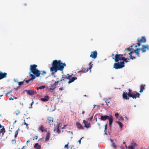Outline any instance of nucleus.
Here are the masks:
<instances>
[{
	"label": "nucleus",
	"mask_w": 149,
	"mask_h": 149,
	"mask_svg": "<svg viewBox=\"0 0 149 149\" xmlns=\"http://www.w3.org/2000/svg\"><path fill=\"white\" fill-rule=\"evenodd\" d=\"M52 66L50 68V71L52 74L56 73L58 71H63L66 64L61 62V60H55L52 63Z\"/></svg>",
	"instance_id": "obj_1"
},
{
	"label": "nucleus",
	"mask_w": 149,
	"mask_h": 149,
	"mask_svg": "<svg viewBox=\"0 0 149 149\" xmlns=\"http://www.w3.org/2000/svg\"><path fill=\"white\" fill-rule=\"evenodd\" d=\"M37 66L36 65L33 64L30 65V69L31 72L33 74H30V76L32 77L29 80L25 81V82L26 83H28L29 81L35 79L36 78V77H38L40 76V71L37 69Z\"/></svg>",
	"instance_id": "obj_2"
},
{
	"label": "nucleus",
	"mask_w": 149,
	"mask_h": 149,
	"mask_svg": "<svg viewBox=\"0 0 149 149\" xmlns=\"http://www.w3.org/2000/svg\"><path fill=\"white\" fill-rule=\"evenodd\" d=\"M133 46L131 45L128 48L126 49L125 50V52H129L128 54L130 55V58L132 60L135 59V57L132 56V54L134 52L136 55H137L138 57H140L139 51L141 50L140 48H136L134 49L132 48Z\"/></svg>",
	"instance_id": "obj_3"
},
{
	"label": "nucleus",
	"mask_w": 149,
	"mask_h": 149,
	"mask_svg": "<svg viewBox=\"0 0 149 149\" xmlns=\"http://www.w3.org/2000/svg\"><path fill=\"white\" fill-rule=\"evenodd\" d=\"M128 92L127 93L123 92L122 95L123 98L126 100H128L129 99V97H133V92L132 90L129 89L128 90Z\"/></svg>",
	"instance_id": "obj_4"
},
{
	"label": "nucleus",
	"mask_w": 149,
	"mask_h": 149,
	"mask_svg": "<svg viewBox=\"0 0 149 149\" xmlns=\"http://www.w3.org/2000/svg\"><path fill=\"white\" fill-rule=\"evenodd\" d=\"M101 120L105 121L107 119H108L109 120V125L110 127H111L112 124L113 119L112 116H108L105 115L104 116H101L100 117Z\"/></svg>",
	"instance_id": "obj_5"
},
{
	"label": "nucleus",
	"mask_w": 149,
	"mask_h": 149,
	"mask_svg": "<svg viewBox=\"0 0 149 149\" xmlns=\"http://www.w3.org/2000/svg\"><path fill=\"white\" fill-rule=\"evenodd\" d=\"M115 63L114 64L113 68L116 69L122 68L125 66V63L124 62H119Z\"/></svg>",
	"instance_id": "obj_6"
},
{
	"label": "nucleus",
	"mask_w": 149,
	"mask_h": 149,
	"mask_svg": "<svg viewBox=\"0 0 149 149\" xmlns=\"http://www.w3.org/2000/svg\"><path fill=\"white\" fill-rule=\"evenodd\" d=\"M72 75H70L69 74H67L66 75H62V77L61 80L59 81V82L63 81L66 82L67 79H68L70 77H72Z\"/></svg>",
	"instance_id": "obj_7"
},
{
	"label": "nucleus",
	"mask_w": 149,
	"mask_h": 149,
	"mask_svg": "<svg viewBox=\"0 0 149 149\" xmlns=\"http://www.w3.org/2000/svg\"><path fill=\"white\" fill-rule=\"evenodd\" d=\"M114 58L115 61L118 62L119 61L122 60L123 58H124V57L121 54H116L115 55Z\"/></svg>",
	"instance_id": "obj_8"
},
{
	"label": "nucleus",
	"mask_w": 149,
	"mask_h": 149,
	"mask_svg": "<svg viewBox=\"0 0 149 149\" xmlns=\"http://www.w3.org/2000/svg\"><path fill=\"white\" fill-rule=\"evenodd\" d=\"M140 48L142 52L144 53L146 52V50H149V46L148 45H142L141 48Z\"/></svg>",
	"instance_id": "obj_9"
},
{
	"label": "nucleus",
	"mask_w": 149,
	"mask_h": 149,
	"mask_svg": "<svg viewBox=\"0 0 149 149\" xmlns=\"http://www.w3.org/2000/svg\"><path fill=\"white\" fill-rule=\"evenodd\" d=\"M97 53L96 51H93L91 52V54L90 56V57L93 58H96L97 56Z\"/></svg>",
	"instance_id": "obj_10"
},
{
	"label": "nucleus",
	"mask_w": 149,
	"mask_h": 149,
	"mask_svg": "<svg viewBox=\"0 0 149 149\" xmlns=\"http://www.w3.org/2000/svg\"><path fill=\"white\" fill-rule=\"evenodd\" d=\"M25 91L29 95H31L37 93V92L36 91H34L33 90H25Z\"/></svg>",
	"instance_id": "obj_11"
},
{
	"label": "nucleus",
	"mask_w": 149,
	"mask_h": 149,
	"mask_svg": "<svg viewBox=\"0 0 149 149\" xmlns=\"http://www.w3.org/2000/svg\"><path fill=\"white\" fill-rule=\"evenodd\" d=\"M2 128V129L0 131V136L2 137L3 136L4 133L5 132V128L3 126H2L0 124V128Z\"/></svg>",
	"instance_id": "obj_12"
},
{
	"label": "nucleus",
	"mask_w": 149,
	"mask_h": 149,
	"mask_svg": "<svg viewBox=\"0 0 149 149\" xmlns=\"http://www.w3.org/2000/svg\"><path fill=\"white\" fill-rule=\"evenodd\" d=\"M7 74L6 72H3L1 71L0 72V80L6 78L7 77Z\"/></svg>",
	"instance_id": "obj_13"
},
{
	"label": "nucleus",
	"mask_w": 149,
	"mask_h": 149,
	"mask_svg": "<svg viewBox=\"0 0 149 149\" xmlns=\"http://www.w3.org/2000/svg\"><path fill=\"white\" fill-rule=\"evenodd\" d=\"M38 129L42 132H47V129L42 125L39 126Z\"/></svg>",
	"instance_id": "obj_14"
},
{
	"label": "nucleus",
	"mask_w": 149,
	"mask_h": 149,
	"mask_svg": "<svg viewBox=\"0 0 149 149\" xmlns=\"http://www.w3.org/2000/svg\"><path fill=\"white\" fill-rule=\"evenodd\" d=\"M137 40L138 42H141V43H145L146 42V38L144 36L141 37V38H138Z\"/></svg>",
	"instance_id": "obj_15"
},
{
	"label": "nucleus",
	"mask_w": 149,
	"mask_h": 149,
	"mask_svg": "<svg viewBox=\"0 0 149 149\" xmlns=\"http://www.w3.org/2000/svg\"><path fill=\"white\" fill-rule=\"evenodd\" d=\"M83 123H84L85 125L84 127L86 128H89L90 127V123H88V121H86L85 120H83Z\"/></svg>",
	"instance_id": "obj_16"
},
{
	"label": "nucleus",
	"mask_w": 149,
	"mask_h": 149,
	"mask_svg": "<svg viewBox=\"0 0 149 149\" xmlns=\"http://www.w3.org/2000/svg\"><path fill=\"white\" fill-rule=\"evenodd\" d=\"M47 119L48 120V123H49V125H51V123L54 121V118L51 117L49 116L47 118Z\"/></svg>",
	"instance_id": "obj_17"
},
{
	"label": "nucleus",
	"mask_w": 149,
	"mask_h": 149,
	"mask_svg": "<svg viewBox=\"0 0 149 149\" xmlns=\"http://www.w3.org/2000/svg\"><path fill=\"white\" fill-rule=\"evenodd\" d=\"M77 78L76 77H70L69 79H69V81H68V84H70L72 82H73L74 80L77 79Z\"/></svg>",
	"instance_id": "obj_18"
},
{
	"label": "nucleus",
	"mask_w": 149,
	"mask_h": 149,
	"mask_svg": "<svg viewBox=\"0 0 149 149\" xmlns=\"http://www.w3.org/2000/svg\"><path fill=\"white\" fill-rule=\"evenodd\" d=\"M49 99V97L48 95H45L44 98H41L40 100L43 102L47 101Z\"/></svg>",
	"instance_id": "obj_19"
},
{
	"label": "nucleus",
	"mask_w": 149,
	"mask_h": 149,
	"mask_svg": "<svg viewBox=\"0 0 149 149\" xmlns=\"http://www.w3.org/2000/svg\"><path fill=\"white\" fill-rule=\"evenodd\" d=\"M145 84H142L140 86V90L139 91L140 93H141L143 91V90L145 89Z\"/></svg>",
	"instance_id": "obj_20"
},
{
	"label": "nucleus",
	"mask_w": 149,
	"mask_h": 149,
	"mask_svg": "<svg viewBox=\"0 0 149 149\" xmlns=\"http://www.w3.org/2000/svg\"><path fill=\"white\" fill-rule=\"evenodd\" d=\"M50 136V133L49 132H48L47 133V134H46V137H45V140L46 142H47L49 141V139Z\"/></svg>",
	"instance_id": "obj_21"
},
{
	"label": "nucleus",
	"mask_w": 149,
	"mask_h": 149,
	"mask_svg": "<svg viewBox=\"0 0 149 149\" xmlns=\"http://www.w3.org/2000/svg\"><path fill=\"white\" fill-rule=\"evenodd\" d=\"M77 127L79 129H83V127L81 124L79 122H77L76 123Z\"/></svg>",
	"instance_id": "obj_22"
},
{
	"label": "nucleus",
	"mask_w": 149,
	"mask_h": 149,
	"mask_svg": "<svg viewBox=\"0 0 149 149\" xmlns=\"http://www.w3.org/2000/svg\"><path fill=\"white\" fill-rule=\"evenodd\" d=\"M140 94L139 93L136 92V94H133V97H132V98L135 99H136L137 97L139 98L140 97Z\"/></svg>",
	"instance_id": "obj_23"
},
{
	"label": "nucleus",
	"mask_w": 149,
	"mask_h": 149,
	"mask_svg": "<svg viewBox=\"0 0 149 149\" xmlns=\"http://www.w3.org/2000/svg\"><path fill=\"white\" fill-rule=\"evenodd\" d=\"M59 82V81H55L54 83L51 84V86L52 88H56V85H58V83Z\"/></svg>",
	"instance_id": "obj_24"
},
{
	"label": "nucleus",
	"mask_w": 149,
	"mask_h": 149,
	"mask_svg": "<svg viewBox=\"0 0 149 149\" xmlns=\"http://www.w3.org/2000/svg\"><path fill=\"white\" fill-rule=\"evenodd\" d=\"M34 148L36 149H41V146L38 143H36L35 144Z\"/></svg>",
	"instance_id": "obj_25"
},
{
	"label": "nucleus",
	"mask_w": 149,
	"mask_h": 149,
	"mask_svg": "<svg viewBox=\"0 0 149 149\" xmlns=\"http://www.w3.org/2000/svg\"><path fill=\"white\" fill-rule=\"evenodd\" d=\"M54 132L59 134L60 133L61 131L59 128H56L54 130Z\"/></svg>",
	"instance_id": "obj_26"
},
{
	"label": "nucleus",
	"mask_w": 149,
	"mask_h": 149,
	"mask_svg": "<svg viewBox=\"0 0 149 149\" xmlns=\"http://www.w3.org/2000/svg\"><path fill=\"white\" fill-rule=\"evenodd\" d=\"M88 71V69H87V70L84 69L83 70V69H82V70H80L79 71V72H81L82 73H85L86 72H87Z\"/></svg>",
	"instance_id": "obj_27"
},
{
	"label": "nucleus",
	"mask_w": 149,
	"mask_h": 149,
	"mask_svg": "<svg viewBox=\"0 0 149 149\" xmlns=\"http://www.w3.org/2000/svg\"><path fill=\"white\" fill-rule=\"evenodd\" d=\"M93 64L92 63V62H91L89 63V67L88 68V69H89L90 70V72H91V69L92 68V65Z\"/></svg>",
	"instance_id": "obj_28"
},
{
	"label": "nucleus",
	"mask_w": 149,
	"mask_h": 149,
	"mask_svg": "<svg viewBox=\"0 0 149 149\" xmlns=\"http://www.w3.org/2000/svg\"><path fill=\"white\" fill-rule=\"evenodd\" d=\"M45 86H40L39 87H38L37 88V89L38 90V89H43L45 88Z\"/></svg>",
	"instance_id": "obj_29"
},
{
	"label": "nucleus",
	"mask_w": 149,
	"mask_h": 149,
	"mask_svg": "<svg viewBox=\"0 0 149 149\" xmlns=\"http://www.w3.org/2000/svg\"><path fill=\"white\" fill-rule=\"evenodd\" d=\"M116 123L118 124V125L121 128L122 127L123 125L122 123L121 122L117 121L116 122Z\"/></svg>",
	"instance_id": "obj_30"
},
{
	"label": "nucleus",
	"mask_w": 149,
	"mask_h": 149,
	"mask_svg": "<svg viewBox=\"0 0 149 149\" xmlns=\"http://www.w3.org/2000/svg\"><path fill=\"white\" fill-rule=\"evenodd\" d=\"M24 83V81H22L18 82V84L19 86H21V85L23 84Z\"/></svg>",
	"instance_id": "obj_31"
},
{
	"label": "nucleus",
	"mask_w": 149,
	"mask_h": 149,
	"mask_svg": "<svg viewBox=\"0 0 149 149\" xmlns=\"http://www.w3.org/2000/svg\"><path fill=\"white\" fill-rule=\"evenodd\" d=\"M141 42H138L137 43V45H136L135 46V47L136 48V47H137L141 45Z\"/></svg>",
	"instance_id": "obj_32"
},
{
	"label": "nucleus",
	"mask_w": 149,
	"mask_h": 149,
	"mask_svg": "<svg viewBox=\"0 0 149 149\" xmlns=\"http://www.w3.org/2000/svg\"><path fill=\"white\" fill-rule=\"evenodd\" d=\"M22 125H25L26 127H27L28 126V124L25 122V120H24V122L22 123Z\"/></svg>",
	"instance_id": "obj_33"
},
{
	"label": "nucleus",
	"mask_w": 149,
	"mask_h": 149,
	"mask_svg": "<svg viewBox=\"0 0 149 149\" xmlns=\"http://www.w3.org/2000/svg\"><path fill=\"white\" fill-rule=\"evenodd\" d=\"M122 60H123V62H125V63H126L128 62V61L127 60V58H125L124 57V58H123V59Z\"/></svg>",
	"instance_id": "obj_34"
},
{
	"label": "nucleus",
	"mask_w": 149,
	"mask_h": 149,
	"mask_svg": "<svg viewBox=\"0 0 149 149\" xmlns=\"http://www.w3.org/2000/svg\"><path fill=\"white\" fill-rule=\"evenodd\" d=\"M128 148L129 149H135L133 146H129Z\"/></svg>",
	"instance_id": "obj_35"
},
{
	"label": "nucleus",
	"mask_w": 149,
	"mask_h": 149,
	"mask_svg": "<svg viewBox=\"0 0 149 149\" xmlns=\"http://www.w3.org/2000/svg\"><path fill=\"white\" fill-rule=\"evenodd\" d=\"M20 111L19 110H17L15 114L16 115H18L20 113Z\"/></svg>",
	"instance_id": "obj_36"
},
{
	"label": "nucleus",
	"mask_w": 149,
	"mask_h": 149,
	"mask_svg": "<svg viewBox=\"0 0 149 149\" xmlns=\"http://www.w3.org/2000/svg\"><path fill=\"white\" fill-rule=\"evenodd\" d=\"M69 144V143H68L67 144L65 145L64 146V148H66L67 149H69L68 144Z\"/></svg>",
	"instance_id": "obj_37"
},
{
	"label": "nucleus",
	"mask_w": 149,
	"mask_h": 149,
	"mask_svg": "<svg viewBox=\"0 0 149 149\" xmlns=\"http://www.w3.org/2000/svg\"><path fill=\"white\" fill-rule=\"evenodd\" d=\"M38 138V136H35L34 137H33L32 138V140H34L35 139H37Z\"/></svg>",
	"instance_id": "obj_38"
},
{
	"label": "nucleus",
	"mask_w": 149,
	"mask_h": 149,
	"mask_svg": "<svg viewBox=\"0 0 149 149\" xmlns=\"http://www.w3.org/2000/svg\"><path fill=\"white\" fill-rule=\"evenodd\" d=\"M132 144L133 145H132V146H133L134 148V147H135L136 146H137V145L136 144V143L134 142L133 143H132Z\"/></svg>",
	"instance_id": "obj_39"
},
{
	"label": "nucleus",
	"mask_w": 149,
	"mask_h": 149,
	"mask_svg": "<svg viewBox=\"0 0 149 149\" xmlns=\"http://www.w3.org/2000/svg\"><path fill=\"white\" fill-rule=\"evenodd\" d=\"M93 119V116H91V117L88 118V120L89 121H91V120L92 119Z\"/></svg>",
	"instance_id": "obj_40"
},
{
	"label": "nucleus",
	"mask_w": 149,
	"mask_h": 149,
	"mask_svg": "<svg viewBox=\"0 0 149 149\" xmlns=\"http://www.w3.org/2000/svg\"><path fill=\"white\" fill-rule=\"evenodd\" d=\"M46 72L44 70H43V71H42V73H41V74L42 75H43L44 74H46Z\"/></svg>",
	"instance_id": "obj_41"
},
{
	"label": "nucleus",
	"mask_w": 149,
	"mask_h": 149,
	"mask_svg": "<svg viewBox=\"0 0 149 149\" xmlns=\"http://www.w3.org/2000/svg\"><path fill=\"white\" fill-rule=\"evenodd\" d=\"M30 141L28 140L26 142V144L25 145V147H26V146H28V143L30 142Z\"/></svg>",
	"instance_id": "obj_42"
},
{
	"label": "nucleus",
	"mask_w": 149,
	"mask_h": 149,
	"mask_svg": "<svg viewBox=\"0 0 149 149\" xmlns=\"http://www.w3.org/2000/svg\"><path fill=\"white\" fill-rule=\"evenodd\" d=\"M119 114L118 113H116L115 114V116L116 118H117L119 116Z\"/></svg>",
	"instance_id": "obj_43"
},
{
	"label": "nucleus",
	"mask_w": 149,
	"mask_h": 149,
	"mask_svg": "<svg viewBox=\"0 0 149 149\" xmlns=\"http://www.w3.org/2000/svg\"><path fill=\"white\" fill-rule=\"evenodd\" d=\"M111 56L112 57V58L115 60V56L114 54L113 53H112L111 54Z\"/></svg>",
	"instance_id": "obj_44"
},
{
	"label": "nucleus",
	"mask_w": 149,
	"mask_h": 149,
	"mask_svg": "<svg viewBox=\"0 0 149 149\" xmlns=\"http://www.w3.org/2000/svg\"><path fill=\"white\" fill-rule=\"evenodd\" d=\"M18 132L17 131H16V133H15V138H16V137H17V135H18Z\"/></svg>",
	"instance_id": "obj_45"
},
{
	"label": "nucleus",
	"mask_w": 149,
	"mask_h": 149,
	"mask_svg": "<svg viewBox=\"0 0 149 149\" xmlns=\"http://www.w3.org/2000/svg\"><path fill=\"white\" fill-rule=\"evenodd\" d=\"M112 145H113V146L115 148H116V147H117V146L114 143H112Z\"/></svg>",
	"instance_id": "obj_46"
},
{
	"label": "nucleus",
	"mask_w": 149,
	"mask_h": 149,
	"mask_svg": "<svg viewBox=\"0 0 149 149\" xmlns=\"http://www.w3.org/2000/svg\"><path fill=\"white\" fill-rule=\"evenodd\" d=\"M83 138V137H82V138H80L79 139V140L78 141V142L79 143V144H81V140Z\"/></svg>",
	"instance_id": "obj_47"
},
{
	"label": "nucleus",
	"mask_w": 149,
	"mask_h": 149,
	"mask_svg": "<svg viewBox=\"0 0 149 149\" xmlns=\"http://www.w3.org/2000/svg\"><path fill=\"white\" fill-rule=\"evenodd\" d=\"M61 127V126L60 125V124H58V125L56 127V128H59V127Z\"/></svg>",
	"instance_id": "obj_48"
},
{
	"label": "nucleus",
	"mask_w": 149,
	"mask_h": 149,
	"mask_svg": "<svg viewBox=\"0 0 149 149\" xmlns=\"http://www.w3.org/2000/svg\"><path fill=\"white\" fill-rule=\"evenodd\" d=\"M14 100L13 97V98H12V97H10L9 98V100Z\"/></svg>",
	"instance_id": "obj_49"
},
{
	"label": "nucleus",
	"mask_w": 149,
	"mask_h": 149,
	"mask_svg": "<svg viewBox=\"0 0 149 149\" xmlns=\"http://www.w3.org/2000/svg\"><path fill=\"white\" fill-rule=\"evenodd\" d=\"M12 92V90H10V91L9 92H8V93H6V94H8L10 93H11Z\"/></svg>",
	"instance_id": "obj_50"
},
{
	"label": "nucleus",
	"mask_w": 149,
	"mask_h": 149,
	"mask_svg": "<svg viewBox=\"0 0 149 149\" xmlns=\"http://www.w3.org/2000/svg\"><path fill=\"white\" fill-rule=\"evenodd\" d=\"M63 88H59V90L60 91H62L63 90Z\"/></svg>",
	"instance_id": "obj_51"
},
{
	"label": "nucleus",
	"mask_w": 149,
	"mask_h": 149,
	"mask_svg": "<svg viewBox=\"0 0 149 149\" xmlns=\"http://www.w3.org/2000/svg\"><path fill=\"white\" fill-rule=\"evenodd\" d=\"M33 102L31 104V107H29V108H32V104H33Z\"/></svg>",
	"instance_id": "obj_52"
},
{
	"label": "nucleus",
	"mask_w": 149,
	"mask_h": 149,
	"mask_svg": "<svg viewBox=\"0 0 149 149\" xmlns=\"http://www.w3.org/2000/svg\"><path fill=\"white\" fill-rule=\"evenodd\" d=\"M107 104H109L110 103V102L109 101H106V102H105Z\"/></svg>",
	"instance_id": "obj_53"
},
{
	"label": "nucleus",
	"mask_w": 149,
	"mask_h": 149,
	"mask_svg": "<svg viewBox=\"0 0 149 149\" xmlns=\"http://www.w3.org/2000/svg\"><path fill=\"white\" fill-rule=\"evenodd\" d=\"M107 124H106L105 125V128H107Z\"/></svg>",
	"instance_id": "obj_54"
},
{
	"label": "nucleus",
	"mask_w": 149,
	"mask_h": 149,
	"mask_svg": "<svg viewBox=\"0 0 149 149\" xmlns=\"http://www.w3.org/2000/svg\"><path fill=\"white\" fill-rule=\"evenodd\" d=\"M55 89L54 88H50V90H53V89Z\"/></svg>",
	"instance_id": "obj_55"
},
{
	"label": "nucleus",
	"mask_w": 149,
	"mask_h": 149,
	"mask_svg": "<svg viewBox=\"0 0 149 149\" xmlns=\"http://www.w3.org/2000/svg\"><path fill=\"white\" fill-rule=\"evenodd\" d=\"M25 147H26L25 146H23V147L22 148V149H24Z\"/></svg>",
	"instance_id": "obj_56"
},
{
	"label": "nucleus",
	"mask_w": 149,
	"mask_h": 149,
	"mask_svg": "<svg viewBox=\"0 0 149 149\" xmlns=\"http://www.w3.org/2000/svg\"><path fill=\"white\" fill-rule=\"evenodd\" d=\"M120 119L122 120H123V118L122 116H121L120 117Z\"/></svg>",
	"instance_id": "obj_57"
},
{
	"label": "nucleus",
	"mask_w": 149,
	"mask_h": 149,
	"mask_svg": "<svg viewBox=\"0 0 149 149\" xmlns=\"http://www.w3.org/2000/svg\"><path fill=\"white\" fill-rule=\"evenodd\" d=\"M107 128H104V132H106L107 131Z\"/></svg>",
	"instance_id": "obj_58"
},
{
	"label": "nucleus",
	"mask_w": 149,
	"mask_h": 149,
	"mask_svg": "<svg viewBox=\"0 0 149 149\" xmlns=\"http://www.w3.org/2000/svg\"><path fill=\"white\" fill-rule=\"evenodd\" d=\"M66 126V125H65L64 126V127H62V129H64V128H65Z\"/></svg>",
	"instance_id": "obj_59"
},
{
	"label": "nucleus",
	"mask_w": 149,
	"mask_h": 149,
	"mask_svg": "<svg viewBox=\"0 0 149 149\" xmlns=\"http://www.w3.org/2000/svg\"><path fill=\"white\" fill-rule=\"evenodd\" d=\"M13 98H14V99H17V97H13Z\"/></svg>",
	"instance_id": "obj_60"
},
{
	"label": "nucleus",
	"mask_w": 149,
	"mask_h": 149,
	"mask_svg": "<svg viewBox=\"0 0 149 149\" xmlns=\"http://www.w3.org/2000/svg\"><path fill=\"white\" fill-rule=\"evenodd\" d=\"M97 124L99 125V126H100V124L99 123H97Z\"/></svg>",
	"instance_id": "obj_61"
},
{
	"label": "nucleus",
	"mask_w": 149,
	"mask_h": 149,
	"mask_svg": "<svg viewBox=\"0 0 149 149\" xmlns=\"http://www.w3.org/2000/svg\"><path fill=\"white\" fill-rule=\"evenodd\" d=\"M84 113H85V112H84V111H82V113L83 114H84Z\"/></svg>",
	"instance_id": "obj_62"
},
{
	"label": "nucleus",
	"mask_w": 149,
	"mask_h": 149,
	"mask_svg": "<svg viewBox=\"0 0 149 149\" xmlns=\"http://www.w3.org/2000/svg\"><path fill=\"white\" fill-rule=\"evenodd\" d=\"M15 141V139H14V140H12V141H13V142H14Z\"/></svg>",
	"instance_id": "obj_63"
},
{
	"label": "nucleus",
	"mask_w": 149,
	"mask_h": 149,
	"mask_svg": "<svg viewBox=\"0 0 149 149\" xmlns=\"http://www.w3.org/2000/svg\"><path fill=\"white\" fill-rule=\"evenodd\" d=\"M93 106H94V108H95V107L96 106V105H95V104H94L93 105Z\"/></svg>",
	"instance_id": "obj_64"
}]
</instances>
